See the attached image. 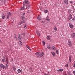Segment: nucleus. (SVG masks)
Instances as JSON below:
<instances>
[{
  "label": "nucleus",
  "instance_id": "nucleus-1",
  "mask_svg": "<svg viewBox=\"0 0 75 75\" xmlns=\"http://www.w3.org/2000/svg\"><path fill=\"white\" fill-rule=\"evenodd\" d=\"M35 55L38 57H41L44 55V52L40 53V52H38L35 53Z\"/></svg>",
  "mask_w": 75,
  "mask_h": 75
},
{
  "label": "nucleus",
  "instance_id": "nucleus-2",
  "mask_svg": "<svg viewBox=\"0 0 75 75\" xmlns=\"http://www.w3.org/2000/svg\"><path fill=\"white\" fill-rule=\"evenodd\" d=\"M68 44L70 47H72V42L69 40H68Z\"/></svg>",
  "mask_w": 75,
  "mask_h": 75
},
{
  "label": "nucleus",
  "instance_id": "nucleus-3",
  "mask_svg": "<svg viewBox=\"0 0 75 75\" xmlns=\"http://www.w3.org/2000/svg\"><path fill=\"white\" fill-rule=\"evenodd\" d=\"M25 22V20H21L20 22L18 23L19 25H21V24H23V23H24Z\"/></svg>",
  "mask_w": 75,
  "mask_h": 75
},
{
  "label": "nucleus",
  "instance_id": "nucleus-4",
  "mask_svg": "<svg viewBox=\"0 0 75 75\" xmlns=\"http://www.w3.org/2000/svg\"><path fill=\"white\" fill-rule=\"evenodd\" d=\"M2 67L3 69H4V68H6V66L4 65H3V64H0V69H2Z\"/></svg>",
  "mask_w": 75,
  "mask_h": 75
},
{
  "label": "nucleus",
  "instance_id": "nucleus-5",
  "mask_svg": "<svg viewBox=\"0 0 75 75\" xmlns=\"http://www.w3.org/2000/svg\"><path fill=\"white\" fill-rule=\"evenodd\" d=\"M26 9H28V11H30V4L27 6V7Z\"/></svg>",
  "mask_w": 75,
  "mask_h": 75
},
{
  "label": "nucleus",
  "instance_id": "nucleus-6",
  "mask_svg": "<svg viewBox=\"0 0 75 75\" xmlns=\"http://www.w3.org/2000/svg\"><path fill=\"white\" fill-rule=\"evenodd\" d=\"M11 15V13L10 12H9L8 13V15L7 16V18L8 19H9V17Z\"/></svg>",
  "mask_w": 75,
  "mask_h": 75
},
{
  "label": "nucleus",
  "instance_id": "nucleus-7",
  "mask_svg": "<svg viewBox=\"0 0 75 75\" xmlns=\"http://www.w3.org/2000/svg\"><path fill=\"white\" fill-rule=\"evenodd\" d=\"M64 3L65 4H68V0H64Z\"/></svg>",
  "mask_w": 75,
  "mask_h": 75
},
{
  "label": "nucleus",
  "instance_id": "nucleus-8",
  "mask_svg": "<svg viewBox=\"0 0 75 75\" xmlns=\"http://www.w3.org/2000/svg\"><path fill=\"white\" fill-rule=\"evenodd\" d=\"M69 25L71 29H72L73 28V25H72V24L69 23Z\"/></svg>",
  "mask_w": 75,
  "mask_h": 75
},
{
  "label": "nucleus",
  "instance_id": "nucleus-9",
  "mask_svg": "<svg viewBox=\"0 0 75 75\" xmlns=\"http://www.w3.org/2000/svg\"><path fill=\"white\" fill-rule=\"evenodd\" d=\"M72 15L71 14H70L69 16L68 19L69 20H70L72 18Z\"/></svg>",
  "mask_w": 75,
  "mask_h": 75
},
{
  "label": "nucleus",
  "instance_id": "nucleus-10",
  "mask_svg": "<svg viewBox=\"0 0 75 75\" xmlns=\"http://www.w3.org/2000/svg\"><path fill=\"white\" fill-rule=\"evenodd\" d=\"M51 53L52 55L53 56V57H55V52H53L52 51L51 52Z\"/></svg>",
  "mask_w": 75,
  "mask_h": 75
},
{
  "label": "nucleus",
  "instance_id": "nucleus-11",
  "mask_svg": "<svg viewBox=\"0 0 75 75\" xmlns=\"http://www.w3.org/2000/svg\"><path fill=\"white\" fill-rule=\"evenodd\" d=\"M71 36L72 38H75V33H73L71 35Z\"/></svg>",
  "mask_w": 75,
  "mask_h": 75
},
{
  "label": "nucleus",
  "instance_id": "nucleus-12",
  "mask_svg": "<svg viewBox=\"0 0 75 75\" xmlns=\"http://www.w3.org/2000/svg\"><path fill=\"white\" fill-rule=\"evenodd\" d=\"M45 20L47 21H50V19H49V17L48 16L46 18Z\"/></svg>",
  "mask_w": 75,
  "mask_h": 75
},
{
  "label": "nucleus",
  "instance_id": "nucleus-13",
  "mask_svg": "<svg viewBox=\"0 0 75 75\" xmlns=\"http://www.w3.org/2000/svg\"><path fill=\"white\" fill-rule=\"evenodd\" d=\"M50 38H51V36H48L47 37L46 39L47 40H50Z\"/></svg>",
  "mask_w": 75,
  "mask_h": 75
},
{
  "label": "nucleus",
  "instance_id": "nucleus-14",
  "mask_svg": "<svg viewBox=\"0 0 75 75\" xmlns=\"http://www.w3.org/2000/svg\"><path fill=\"white\" fill-rule=\"evenodd\" d=\"M24 3H25V4H28V3H29V1H26V0H25Z\"/></svg>",
  "mask_w": 75,
  "mask_h": 75
},
{
  "label": "nucleus",
  "instance_id": "nucleus-15",
  "mask_svg": "<svg viewBox=\"0 0 75 75\" xmlns=\"http://www.w3.org/2000/svg\"><path fill=\"white\" fill-rule=\"evenodd\" d=\"M57 72H62L63 71V69H61L59 70H57Z\"/></svg>",
  "mask_w": 75,
  "mask_h": 75
},
{
  "label": "nucleus",
  "instance_id": "nucleus-16",
  "mask_svg": "<svg viewBox=\"0 0 75 75\" xmlns=\"http://www.w3.org/2000/svg\"><path fill=\"white\" fill-rule=\"evenodd\" d=\"M52 49L53 50H56V49L55 48V46H52Z\"/></svg>",
  "mask_w": 75,
  "mask_h": 75
},
{
  "label": "nucleus",
  "instance_id": "nucleus-17",
  "mask_svg": "<svg viewBox=\"0 0 75 75\" xmlns=\"http://www.w3.org/2000/svg\"><path fill=\"white\" fill-rule=\"evenodd\" d=\"M6 16H5V15L4 14H3L2 15V18L3 19H4V18Z\"/></svg>",
  "mask_w": 75,
  "mask_h": 75
},
{
  "label": "nucleus",
  "instance_id": "nucleus-18",
  "mask_svg": "<svg viewBox=\"0 0 75 75\" xmlns=\"http://www.w3.org/2000/svg\"><path fill=\"white\" fill-rule=\"evenodd\" d=\"M18 44L19 45H20V46H21L22 45V42H21V41H20L19 42Z\"/></svg>",
  "mask_w": 75,
  "mask_h": 75
},
{
  "label": "nucleus",
  "instance_id": "nucleus-19",
  "mask_svg": "<svg viewBox=\"0 0 75 75\" xmlns=\"http://www.w3.org/2000/svg\"><path fill=\"white\" fill-rule=\"evenodd\" d=\"M37 18L39 20H41V17L39 16L37 17Z\"/></svg>",
  "mask_w": 75,
  "mask_h": 75
},
{
  "label": "nucleus",
  "instance_id": "nucleus-20",
  "mask_svg": "<svg viewBox=\"0 0 75 75\" xmlns=\"http://www.w3.org/2000/svg\"><path fill=\"white\" fill-rule=\"evenodd\" d=\"M54 31H57V27L55 26H54Z\"/></svg>",
  "mask_w": 75,
  "mask_h": 75
},
{
  "label": "nucleus",
  "instance_id": "nucleus-21",
  "mask_svg": "<svg viewBox=\"0 0 75 75\" xmlns=\"http://www.w3.org/2000/svg\"><path fill=\"white\" fill-rule=\"evenodd\" d=\"M69 62H71V59H72V57H71V56L69 57Z\"/></svg>",
  "mask_w": 75,
  "mask_h": 75
},
{
  "label": "nucleus",
  "instance_id": "nucleus-22",
  "mask_svg": "<svg viewBox=\"0 0 75 75\" xmlns=\"http://www.w3.org/2000/svg\"><path fill=\"white\" fill-rule=\"evenodd\" d=\"M36 33L38 35H39V36H40V33H39L38 31H36Z\"/></svg>",
  "mask_w": 75,
  "mask_h": 75
},
{
  "label": "nucleus",
  "instance_id": "nucleus-23",
  "mask_svg": "<svg viewBox=\"0 0 75 75\" xmlns=\"http://www.w3.org/2000/svg\"><path fill=\"white\" fill-rule=\"evenodd\" d=\"M15 38L16 40H17V35L15 34L14 35Z\"/></svg>",
  "mask_w": 75,
  "mask_h": 75
},
{
  "label": "nucleus",
  "instance_id": "nucleus-24",
  "mask_svg": "<svg viewBox=\"0 0 75 75\" xmlns=\"http://www.w3.org/2000/svg\"><path fill=\"white\" fill-rule=\"evenodd\" d=\"M26 47L27 48H28V49H29V50L30 51H31V49L30 48V47L26 45Z\"/></svg>",
  "mask_w": 75,
  "mask_h": 75
},
{
  "label": "nucleus",
  "instance_id": "nucleus-25",
  "mask_svg": "<svg viewBox=\"0 0 75 75\" xmlns=\"http://www.w3.org/2000/svg\"><path fill=\"white\" fill-rule=\"evenodd\" d=\"M47 48H48V49H50L51 47H50V46L49 45H47Z\"/></svg>",
  "mask_w": 75,
  "mask_h": 75
},
{
  "label": "nucleus",
  "instance_id": "nucleus-26",
  "mask_svg": "<svg viewBox=\"0 0 75 75\" xmlns=\"http://www.w3.org/2000/svg\"><path fill=\"white\" fill-rule=\"evenodd\" d=\"M6 62L7 64L8 63V59L7 58H6Z\"/></svg>",
  "mask_w": 75,
  "mask_h": 75
},
{
  "label": "nucleus",
  "instance_id": "nucleus-27",
  "mask_svg": "<svg viewBox=\"0 0 75 75\" xmlns=\"http://www.w3.org/2000/svg\"><path fill=\"white\" fill-rule=\"evenodd\" d=\"M17 71L18 73H20L21 72V70H20V69H18L17 70Z\"/></svg>",
  "mask_w": 75,
  "mask_h": 75
},
{
  "label": "nucleus",
  "instance_id": "nucleus-28",
  "mask_svg": "<svg viewBox=\"0 0 75 75\" xmlns=\"http://www.w3.org/2000/svg\"><path fill=\"white\" fill-rule=\"evenodd\" d=\"M48 10H45L44 11V13H45L46 14V13H48Z\"/></svg>",
  "mask_w": 75,
  "mask_h": 75
},
{
  "label": "nucleus",
  "instance_id": "nucleus-29",
  "mask_svg": "<svg viewBox=\"0 0 75 75\" xmlns=\"http://www.w3.org/2000/svg\"><path fill=\"white\" fill-rule=\"evenodd\" d=\"M21 20H24V16H22V17H21Z\"/></svg>",
  "mask_w": 75,
  "mask_h": 75
},
{
  "label": "nucleus",
  "instance_id": "nucleus-30",
  "mask_svg": "<svg viewBox=\"0 0 75 75\" xmlns=\"http://www.w3.org/2000/svg\"><path fill=\"white\" fill-rule=\"evenodd\" d=\"M2 61V62H5V59H4V58L3 59Z\"/></svg>",
  "mask_w": 75,
  "mask_h": 75
},
{
  "label": "nucleus",
  "instance_id": "nucleus-31",
  "mask_svg": "<svg viewBox=\"0 0 75 75\" xmlns=\"http://www.w3.org/2000/svg\"><path fill=\"white\" fill-rule=\"evenodd\" d=\"M22 35H23V37H24V36H25V33H22Z\"/></svg>",
  "mask_w": 75,
  "mask_h": 75
},
{
  "label": "nucleus",
  "instance_id": "nucleus-32",
  "mask_svg": "<svg viewBox=\"0 0 75 75\" xmlns=\"http://www.w3.org/2000/svg\"><path fill=\"white\" fill-rule=\"evenodd\" d=\"M56 53L57 54H58V50H56Z\"/></svg>",
  "mask_w": 75,
  "mask_h": 75
},
{
  "label": "nucleus",
  "instance_id": "nucleus-33",
  "mask_svg": "<svg viewBox=\"0 0 75 75\" xmlns=\"http://www.w3.org/2000/svg\"><path fill=\"white\" fill-rule=\"evenodd\" d=\"M21 10H24V8L23 7H21Z\"/></svg>",
  "mask_w": 75,
  "mask_h": 75
},
{
  "label": "nucleus",
  "instance_id": "nucleus-34",
  "mask_svg": "<svg viewBox=\"0 0 75 75\" xmlns=\"http://www.w3.org/2000/svg\"><path fill=\"white\" fill-rule=\"evenodd\" d=\"M18 39H19V40L20 41L21 40V38H20V37Z\"/></svg>",
  "mask_w": 75,
  "mask_h": 75
},
{
  "label": "nucleus",
  "instance_id": "nucleus-35",
  "mask_svg": "<svg viewBox=\"0 0 75 75\" xmlns=\"http://www.w3.org/2000/svg\"><path fill=\"white\" fill-rule=\"evenodd\" d=\"M73 74L74 75H75V70H74L73 71Z\"/></svg>",
  "mask_w": 75,
  "mask_h": 75
},
{
  "label": "nucleus",
  "instance_id": "nucleus-36",
  "mask_svg": "<svg viewBox=\"0 0 75 75\" xmlns=\"http://www.w3.org/2000/svg\"><path fill=\"white\" fill-rule=\"evenodd\" d=\"M27 25H25L24 26V28H26V27H27Z\"/></svg>",
  "mask_w": 75,
  "mask_h": 75
},
{
  "label": "nucleus",
  "instance_id": "nucleus-37",
  "mask_svg": "<svg viewBox=\"0 0 75 75\" xmlns=\"http://www.w3.org/2000/svg\"><path fill=\"white\" fill-rule=\"evenodd\" d=\"M20 36H21V35H18V38H20Z\"/></svg>",
  "mask_w": 75,
  "mask_h": 75
},
{
  "label": "nucleus",
  "instance_id": "nucleus-38",
  "mask_svg": "<svg viewBox=\"0 0 75 75\" xmlns=\"http://www.w3.org/2000/svg\"><path fill=\"white\" fill-rule=\"evenodd\" d=\"M21 15H22V16H24V15H25V13H22L21 14Z\"/></svg>",
  "mask_w": 75,
  "mask_h": 75
},
{
  "label": "nucleus",
  "instance_id": "nucleus-39",
  "mask_svg": "<svg viewBox=\"0 0 75 75\" xmlns=\"http://www.w3.org/2000/svg\"><path fill=\"white\" fill-rule=\"evenodd\" d=\"M68 75H72V74H71L69 72L68 73Z\"/></svg>",
  "mask_w": 75,
  "mask_h": 75
},
{
  "label": "nucleus",
  "instance_id": "nucleus-40",
  "mask_svg": "<svg viewBox=\"0 0 75 75\" xmlns=\"http://www.w3.org/2000/svg\"><path fill=\"white\" fill-rule=\"evenodd\" d=\"M13 71H16V69L15 68H13Z\"/></svg>",
  "mask_w": 75,
  "mask_h": 75
},
{
  "label": "nucleus",
  "instance_id": "nucleus-41",
  "mask_svg": "<svg viewBox=\"0 0 75 75\" xmlns=\"http://www.w3.org/2000/svg\"><path fill=\"white\" fill-rule=\"evenodd\" d=\"M42 43L43 44V45L45 44V42L44 41H43Z\"/></svg>",
  "mask_w": 75,
  "mask_h": 75
},
{
  "label": "nucleus",
  "instance_id": "nucleus-42",
  "mask_svg": "<svg viewBox=\"0 0 75 75\" xmlns=\"http://www.w3.org/2000/svg\"><path fill=\"white\" fill-rule=\"evenodd\" d=\"M72 20H73V21H75V18H73Z\"/></svg>",
  "mask_w": 75,
  "mask_h": 75
},
{
  "label": "nucleus",
  "instance_id": "nucleus-43",
  "mask_svg": "<svg viewBox=\"0 0 75 75\" xmlns=\"http://www.w3.org/2000/svg\"><path fill=\"white\" fill-rule=\"evenodd\" d=\"M66 67H68V64H67L65 65Z\"/></svg>",
  "mask_w": 75,
  "mask_h": 75
},
{
  "label": "nucleus",
  "instance_id": "nucleus-44",
  "mask_svg": "<svg viewBox=\"0 0 75 75\" xmlns=\"http://www.w3.org/2000/svg\"><path fill=\"white\" fill-rule=\"evenodd\" d=\"M25 5L24 4V3L23 2V7H24Z\"/></svg>",
  "mask_w": 75,
  "mask_h": 75
},
{
  "label": "nucleus",
  "instance_id": "nucleus-45",
  "mask_svg": "<svg viewBox=\"0 0 75 75\" xmlns=\"http://www.w3.org/2000/svg\"><path fill=\"white\" fill-rule=\"evenodd\" d=\"M73 67H75V63L74 64Z\"/></svg>",
  "mask_w": 75,
  "mask_h": 75
},
{
  "label": "nucleus",
  "instance_id": "nucleus-46",
  "mask_svg": "<svg viewBox=\"0 0 75 75\" xmlns=\"http://www.w3.org/2000/svg\"><path fill=\"white\" fill-rule=\"evenodd\" d=\"M6 67H8V65H7V64H6Z\"/></svg>",
  "mask_w": 75,
  "mask_h": 75
},
{
  "label": "nucleus",
  "instance_id": "nucleus-47",
  "mask_svg": "<svg viewBox=\"0 0 75 75\" xmlns=\"http://www.w3.org/2000/svg\"><path fill=\"white\" fill-rule=\"evenodd\" d=\"M44 23V21H42V23Z\"/></svg>",
  "mask_w": 75,
  "mask_h": 75
},
{
  "label": "nucleus",
  "instance_id": "nucleus-48",
  "mask_svg": "<svg viewBox=\"0 0 75 75\" xmlns=\"http://www.w3.org/2000/svg\"><path fill=\"white\" fill-rule=\"evenodd\" d=\"M1 40H0V43H1Z\"/></svg>",
  "mask_w": 75,
  "mask_h": 75
},
{
  "label": "nucleus",
  "instance_id": "nucleus-49",
  "mask_svg": "<svg viewBox=\"0 0 75 75\" xmlns=\"http://www.w3.org/2000/svg\"><path fill=\"white\" fill-rule=\"evenodd\" d=\"M72 3V1H71V2H70V3Z\"/></svg>",
  "mask_w": 75,
  "mask_h": 75
},
{
  "label": "nucleus",
  "instance_id": "nucleus-50",
  "mask_svg": "<svg viewBox=\"0 0 75 75\" xmlns=\"http://www.w3.org/2000/svg\"><path fill=\"white\" fill-rule=\"evenodd\" d=\"M28 12H28H29V11H28V12Z\"/></svg>",
  "mask_w": 75,
  "mask_h": 75
},
{
  "label": "nucleus",
  "instance_id": "nucleus-51",
  "mask_svg": "<svg viewBox=\"0 0 75 75\" xmlns=\"http://www.w3.org/2000/svg\"><path fill=\"white\" fill-rule=\"evenodd\" d=\"M1 60L0 59V61H1Z\"/></svg>",
  "mask_w": 75,
  "mask_h": 75
},
{
  "label": "nucleus",
  "instance_id": "nucleus-52",
  "mask_svg": "<svg viewBox=\"0 0 75 75\" xmlns=\"http://www.w3.org/2000/svg\"><path fill=\"white\" fill-rule=\"evenodd\" d=\"M5 1H6V0H4Z\"/></svg>",
  "mask_w": 75,
  "mask_h": 75
}]
</instances>
